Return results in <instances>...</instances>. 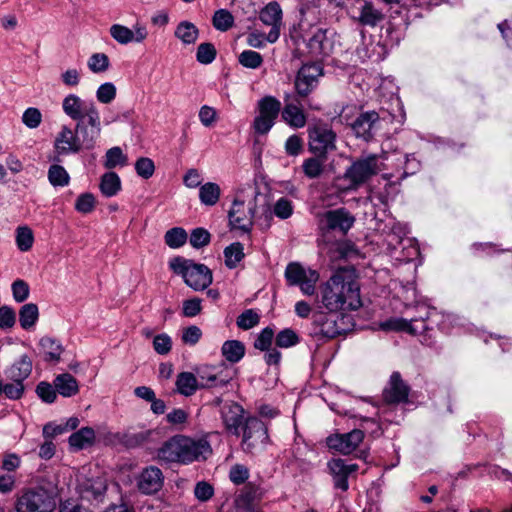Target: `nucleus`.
Here are the masks:
<instances>
[{
  "label": "nucleus",
  "mask_w": 512,
  "mask_h": 512,
  "mask_svg": "<svg viewBox=\"0 0 512 512\" xmlns=\"http://www.w3.org/2000/svg\"><path fill=\"white\" fill-rule=\"evenodd\" d=\"M381 328L383 330L406 331L411 334H418L426 331L427 325L424 318L410 320L395 318L383 322Z\"/></svg>",
  "instance_id": "obj_28"
},
{
  "label": "nucleus",
  "mask_w": 512,
  "mask_h": 512,
  "mask_svg": "<svg viewBox=\"0 0 512 512\" xmlns=\"http://www.w3.org/2000/svg\"><path fill=\"white\" fill-rule=\"evenodd\" d=\"M95 440V431L91 427H83L72 433L68 439L69 445L73 450H82L93 444Z\"/></svg>",
  "instance_id": "obj_33"
},
{
  "label": "nucleus",
  "mask_w": 512,
  "mask_h": 512,
  "mask_svg": "<svg viewBox=\"0 0 512 512\" xmlns=\"http://www.w3.org/2000/svg\"><path fill=\"white\" fill-rule=\"evenodd\" d=\"M312 324L314 326V333L327 338H334L345 331L343 327V317L337 312H323L318 311L313 313Z\"/></svg>",
  "instance_id": "obj_12"
},
{
  "label": "nucleus",
  "mask_w": 512,
  "mask_h": 512,
  "mask_svg": "<svg viewBox=\"0 0 512 512\" xmlns=\"http://www.w3.org/2000/svg\"><path fill=\"white\" fill-rule=\"evenodd\" d=\"M162 471L155 466L145 468L138 478V488L144 494H154L158 492L163 485Z\"/></svg>",
  "instance_id": "obj_26"
},
{
  "label": "nucleus",
  "mask_w": 512,
  "mask_h": 512,
  "mask_svg": "<svg viewBox=\"0 0 512 512\" xmlns=\"http://www.w3.org/2000/svg\"><path fill=\"white\" fill-rule=\"evenodd\" d=\"M107 490L106 479L97 476L79 481L78 491L82 499L88 501H101Z\"/></svg>",
  "instance_id": "obj_24"
},
{
  "label": "nucleus",
  "mask_w": 512,
  "mask_h": 512,
  "mask_svg": "<svg viewBox=\"0 0 512 512\" xmlns=\"http://www.w3.org/2000/svg\"><path fill=\"white\" fill-rule=\"evenodd\" d=\"M383 18L384 16L381 11L376 9L371 3L364 2L359 9L357 20L364 26L375 27Z\"/></svg>",
  "instance_id": "obj_36"
},
{
  "label": "nucleus",
  "mask_w": 512,
  "mask_h": 512,
  "mask_svg": "<svg viewBox=\"0 0 512 512\" xmlns=\"http://www.w3.org/2000/svg\"><path fill=\"white\" fill-rule=\"evenodd\" d=\"M169 266L176 274L181 275L184 282L193 290H204L212 283V272L204 264L176 257L170 261Z\"/></svg>",
  "instance_id": "obj_4"
},
{
  "label": "nucleus",
  "mask_w": 512,
  "mask_h": 512,
  "mask_svg": "<svg viewBox=\"0 0 512 512\" xmlns=\"http://www.w3.org/2000/svg\"><path fill=\"white\" fill-rule=\"evenodd\" d=\"M175 385L177 392L186 397L194 395L198 389H201L196 374L192 372L179 373Z\"/></svg>",
  "instance_id": "obj_32"
},
{
  "label": "nucleus",
  "mask_w": 512,
  "mask_h": 512,
  "mask_svg": "<svg viewBox=\"0 0 512 512\" xmlns=\"http://www.w3.org/2000/svg\"><path fill=\"white\" fill-rule=\"evenodd\" d=\"M62 109L74 121H81L99 113L93 101H85L76 94H69L63 99Z\"/></svg>",
  "instance_id": "obj_13"
},
{
  "label": "nucleus",
  "mask_w": 512,
  "mask_h": 512,
  "mask_svg": "<svg viewBox=\"0 0 512 512\" xmlns=\"http://www.w3.org/2000/svg\"><path fill=\"white\" fill-rule=\"evenodd\" d=\"M210 242V234L203 228H196L191 232L190 244L194 248H201L208 245Z\"/></svg>",
  "instance_id": "obj_61"
},
{
  "label": "nucleus",
  "mask_w": 512,
  "mask_h": 512,
  "mask_svg": "<svg viewBox=\"0 0 512 512\" xmlns=\"http://www.w3.org/2000/svg\"><path fill=\"white\" fill-rule=\"evenodd\" d=\"M54 150L59 156L77 154L83 150L74 128L68 125L61 126L54 139Z\"/></svg>",
  "instance_id": "obj_17"
},
{
  "label": "nucleus",
  "mask_w": 512,
  "mask_h": 512,
  "mask_svg": "<svg viewBox=\"0 0 512 512\" xmlns=\"http://www.w3.org/2000/svg\"><path fill=\"white\" fill-rule=\"evenodd\" d=\"M329 473L333 478V484L336 489L347 491L349 488L348 477L358 470L355 463H347L343 459H332L327 464Z\"/></svg>",
  "instance_id": "obj_19"
},
{
  "label": "nucleus",
  "mask_w": 512,
  "mask_h": 512,
  "mask_svg": "<svg viewBox=\"0 0 512 512\" xmlns=\"http://www.w3.org/2000/svg\"><path fill=\"white\" fill-rule=\"evenodd\" d=\"M259 315L252 309L245 310L237 317V326L243 330L253 328L259 323Z\"/></svg>",
  "instance_id": "obj_52"
},
{
  "label": "nucleus",
  "mask_w": 512,
  "mask_h": 512,
  "mask_svg": "<svg viewBox=\"0 0 512 512\" xmlns=\"http://www.w3.org/2000/svg\"><path fill=\"white\" fill-rule=\"evenodd\" d=\"M54 386L63 397L74 396L79 391L77 380L69 373L58 375L54 380Z\"/></svg>",
  "instance_id": "obj_35"
},
{
  "label": "nucleus",
  "mask_w": 512,
  "mask_h": 512,
  "mask_svg": "<svg viewBox=\"0 0 512 512\" xmlns=\"http://www.w3.org/2000/svg\"><path fill=\"white\" fill-rule=\"evenodd\" d=\"M194 495L201 502L208 501L214 495V488L210 483L200 481L194 488Z\"/></svg>",
  "instance_id": "obj_63"
},
{
  "label": "nucleus",
  "mask_w": 512,
  "mask_h": 512,
  "mask_svg": "<svg viewBox=\"0 0 512 512\" xmlns=\"http://www.w3.org/2000/svg\"><path fill=\"white\" fill-rule=\"evenodd\" d=\"M48 180L54 187H64L69 184L70 176L61 165H51L48 169Z\"/></svg>",
  "instance_id": "obj_43"
},
{
  "label": "nucleus",
  "mask_w": 512,
  "mask_h": 512,
  "mask_svg": "<svg viewBox=\"0 0 512 512\" xmlns=\"http://www.w3.org/2000/svg\"><path fill=\"white\" fill-rule=\"evenodd\" d=\"M195 374L201 389L224 387L233 378L232 370L224 362L198 366L195 368Z\"/></svg>",
  "instance_id": "obj_8"
},
{
  "label": "nucleus",
  "mask_w": 512,
  "mask_h": 512,
  "mask_svg": "<svg viewBox=\"0 0 512 512\" xmlns=\"http://www.w3.org/2000/svg\"><path fill=\"white\" fill-rule=\"evenodd\" d=\"M32 371V361L28 355H22L5 371V376L11 381L22 382L29 377Z\"/></svg>",
  "instance_id": "obj_30"
},
{
  "label": "nucleus",
  "mask_w": 512,
  "mask_h": 512,
  "mask_svg": "<svg viewBox=\"0 0 512 512\" xmlns=\"http://www.w3.org/2000/svg\"><path fill=\"white\" fill-rule=\"evenodd\" d=\"M153 348L160 355L168 354L172 348L171 337L166 333L156 335L153 339Z\"/></svg>",
  "instance_id": "obj_59"
},
{
  "label": "nucleus",
  "mask_w": 512,
  "mask_h": 512,
  "mask_svg": "<svg viewBox=\"0 0 512 512\" xmlns=\"http://www.w3.org/2000/svg\"><path fill=\"white\" fill-rule=\"evenodd\" d=\"M221 189L217 183L207 182L199 188V199L203 205L214 206L220 198Z\"/></svg>",
  "instance_id": "obj_38"
},
{
  "label": "nucleus",
  "mask_w": 512,
  "mask_h": 512,
  "mask_svg": "<svg viewBox=\"0 0 512 512\" xmlns=\"http://www.w3.org/2000/svg\"><path fill=\"white\" fill-rule=\"evenodd\" d=\"M83 150L95 148L102 132L100 113L77 121L74 127Z\"/></svg>",
  "instance_id": "obj_11"
},
{
  "label": "nucleus",
  "mask_w": 512,
  "mask_h": 512,
  "mask_svg": "<svg viewBox=\"0 0 512 512\" xmlns=\"http://www.w3.org/2000/svg\"><path fill=\"white\" fill-rule=\"evenodd\" d=\"M323 75L322 66L318 63L304 64L298 71L295 79V89L298 96L306 97L318 85L319 78Z\"/></svg>",
  "instance_id": "obj_14"
},
{
  "label": "nucleus",
  "mask_w": 512,
  "mask_h": 512,
  "mask_svg": "<svg viewBox=\"0 0 512 512\" xmlns=\"http://www.w3.org/2000/svg\"><path fill=\"white\" fill-rule=\"evenodd\" d=\"M39 317L38 307L34 303L24 304L19 311V322L23 329L28 330L33 327Z\"/></svg>",
  "instance_id": "obj_39"
},
{
  "label": "nucleus",
  "mask_w": 512,
  "mask_h": 512,
  "mask_svg": "<svg viewBox=\"0 0 512 512\" xmlns=\"http://www.w3.org/2000/svg\"><path fill=\"white\" fill-rule=\"evenodd\" d=\"M55 498L43 487L24 489L16 501L17 512H54Z\"/></svg>",
  "instance_id": "obj_5"
},
{
  "label": "nucleus",
  "mask_w": 512,
  "mask_h": 512,
  "mask_svg": "<svg viewBox=\"0 0 512 512\" xmlns=\"http://www.w3.org/2000/svg\"><path fill=\"white\" fill-rule=\"evenodd\" d=\"M16 242L21 251L30 250L34 242L32 230L27 226L19 227L17 229Z\"/></svg>",
  "instance_id": "obj_50"
},
{
  "label": "nucleus",
  "mask_w": 512,
  "mask_h": 512,
  "mask_svg": "<svg viewBox=\"0 0 512 512\" xmlns=\"http://www.w3.org/2000/svg\"><path fill=\"white\" fill-rule=\"evenodd\" d=\"M110 34L119 44L126 45L131 42H143L148 36V31L145 26L139 24L134 25L133 29L124 25L114 24L110 27Z\"/></svg>",
  "instance_id": "obj_21"
},
{
  "label": "nucleus",
  "mask_w": 512,
  "mask_h": 512,
  "mask_svg": "<svg viewBox=\"0 0 512 512\" xmlns=\"http://www.w3.org/2000/svg\"><path fill=\"white\" fill-rule=\"evenodd\" d=\"M321 157H310L304 160L302 164V169L304 174L310 178H317L323 172V160H320Z\"/></svg>",
  "instance_id": "obj_48"
},
{
  "label": "nucleus",
  "mask_w": 512,
  "mask_h": 512,
  "mask_svg": "<svg viewBox=\"0 0 512 512\" xmlns=\"http://www.w3.org/2000/svg\"><path fill=\"white\" fill-rule=\"evenodd\" d=\"M273 337L274 331L269 327L264 328L254 342L255 348L262 351L268 350L272 344Z\"/></svg>",
  "instance_id": "obj_64"
},
{
  "label": "nucleus",
  "mask_w": 512,
  "mask_h": 512,
  "mask_svg": "<svg viewBox=\"0 0 512 512\" xmlns=\"http://www.w3.org/2000/svg\"><path fill=\"white\" fill-rule=\"evenodd\" d=\"M281 117L286 124L293 128H303L307 122L301 103L296 96L286 95Z\"/></svg>",
  "instance_id": "obj_20"
},
{
  "label": "nucleus",
  "mask_w": 512,
  "mask_h": 512,
  "mask_svg": "<svg viewBox=\"0 0 512 512\" xmlns=\"http://www.w3.org/2000/svg\"><path fill=\"white\" fill-rule=\"evenodd\" d=\"M94 208L95 197L91 193L81 194L75 202V209L83 214L92 212Z\"/></svg>",
  "instance_id": "obj_60"
},
{
  "label": "nucleus",
  "mask_w": 512,
  "mask_h": 512,
  "mask_svg": "<svg viewBox=\"0 0 512 512\" xmlns=\"http://www.w3.org/2000/svg\"><path fill=\"white\" fill-rule=\"evenodd\" d=\"M42 121V114L39 109L27 108L22 115V122L30 129L37 128Z\"/></svg>",
  "instance_id": "obj_58"
},
{
  "label": "nucleus",
  "mask_w": 512,
  "mask_h": 512,
  "mask_svg": "<svg viewBox=\"0 0 512 512\" xmlns=\"http://www.w3.org/2000/svg\"><path fill=\"white\" fill-rule=\"evenodd\" d=\"M175 36L184 44H193L198 38V29L190 22H181L175 30Z\"/></svg>",
  "instance_id": "obj_42"
},
{
  "label": "nucleus",
  "mask_w": 512,
  "mask_h": 512,
  "mask_svg": "<svg viewBox=\"0 0 512 512\" xmlns=\"http://www.w3.org/2000/svg\"><path fill=\"white\" fill-rule=\"evenodd\" d=\"M221 418L228 431L234 435L240 434L243 424L244 409L235 402H226L221 407Z\"/></svg>",
  "instance_id": "obj_25"
},
{
  "label": "nucleus",
  "mask_w": 512,
  "mask_h": 512,
  "mask_svg": "<svg viewBox=\"0 0 512 512\" xmlns=\"http://www.w3.org/2000/svg\"><path fill=\"white\" fill-rule=\"evenodd\" d=\"M55 389L50 383L40 382L36 387V393L44 402L53 403L57 397Z\"/></svg>",
  "instance_id": "obj_62"
},
{
  "label": "nucleus",
  "mask_w": 512,
  "mask_h": 512,
  "mask_svg": "<svg viewBox=\"0 0 512 512\" xmlns=\"http://www.w3.org/2000/svg\"><path fill=\"white\" fill-rule=\"evenodd\" d=\"M116 97V87L112 82L101 84L96 91V98L102 104L111 103Z\"/></svg>",
  "instance_id": "obj_51"
},
{
  "label": "nucleus",
  "mask_w": 512,
  "mask_h": 512,
  "mask_svg": "<svg viewBox=\"0 0 512 512\" xmlns=\"http://www.w3.org/2000/svg\"><path fill=\"white\" fill-rule=\"evenodd\" d=\"M239 63L249 69H257L263 64V57L253 50H244L238 56Z\"/></svg>",
  "instance_id": "obj_46"
},
{
  "label": "nucleus",
  "mask_w": 512,
  "mask_h": 512,
  "mask_svg": "<svg viewBox=\"0 0 512 512\" xmlns=\"http://www.w3.org/2000/svg\"><path fill=\"white\" fill-rule=\"evenodd\" d=\"M307 46L311 54L315 56H328L332 46L327 38L326 30L318 28L309 38Z\"/></svg>",
  "instance_id": "obj_31"
},
{
  "label": "nucleus",
  "mask_w": 512,
  "mask_h": 512,
  "mask_svg": "<svg viewBox=\"0 0 512 512\" xmlns=\"http://www.w3.org/2000/svg\"><path fill=\"white\" fill-rule=\"evenodd\" d=\"M378 122V113L375 111L365 112L354 121L352 128L357 137L369 140L373 136Z\"/></svg>",
  "instance_id": "obj_29"
},
{
  "label": "nucleus",
  "mask_w": 512,
  "mask_h": 512,
  "mask_svg": "<svg viewBox=\"0 0 512 512\" xmlns=\"http://www.w3.org/2000/svg\"><path fill=\"white\" fill-rule=\"evenodd\" d=\"M258 115L254 118L252 127L259 135L267 134L274 126L281 111V102L273 96H265L257 103Z\"/></svg>",
  "instance_id": "obj_7"
},
{
  "label": "nucleus",
  "mask_w": 512,
  "mask_h": 512,
  "mask_svg": "<svg viewBox=\"0 0 512 512\" xmlns=\"http://www.w3.org/2000/svg\"><path fill=\"white\" fill-rule=\"evenodd\" d=\"M216 57V49L211 43H201L197 48L196 59L201 64H210Z\"/></svg>",
  "instance_id": "obj_53"
},
{
  "label": "nucleus",
  "mask_w": 512,
  "mask_h": 512,
  "mask_svg": "<svg viewBox=\"0 0 512 512\" xmlns=\"http://www.w3.org/2000/svg\"><path fill=\"white\" fill-rule=\"evenodd\" d=\"M127 164V156L123 154L122 149L118 146L110 148L105 155V167L108 169L116 166H125Z\"/></svg>",
  "instance_id": "obj_47"
},
{
  "label": "nucleus",
  "mask_w": 512,
  "mask_h": 512,
  "mask_svg": "<svg viewBox=\"0 0 512 512\" xmlns=\"http://www.w3.org/2000/svg\"><path fill=\"white\" fill-rule=\"evenodd\" d=\"M386 153L363 154L345 171L344 177L349 181V189H356L371 177L384 169Z\"/></svg>",
  "instance_id": "obj_3"
},
{
  "label": "nucleus",
  "mask_w": 512,
  "mask_h": 512,
  "mask_svg": "<svg viewBox=\"0 0 512 512\" xmlns=\"http://www.w3.org/2000/svg\"><path fill=\"white\" fill-rule=\"evenodd\" d=\"M213 26L219 31H227L234 24L233 15L226 9H219L214 13Z\"/></svg>",
  "instance_id": "obj_45"
},
{
  "label": "nucleus",
  "mask_w": 512,
  "mask_h": 512,
  "mask_svg": "<svg viewBox=\"0 0 512 512\" xmlns=\"http://www.w3.org/2000/svg\"><path fill=\"white\" fill-rule=\"evenodd\" d=\"M282 18L281 6L276 1L269 2L260 10L259 19L264 25L271 27L267 34V41L269 43H275L279 39Z\"/></svg>",
  "instance_id": "obj_15"
},
{
  "label": "nucleus",
  "mask_w": 512,
  "mask_h": 512,
  "mask_svg": "<svg viewBox=\"0 0 512 512\" xmlns=\"http://www.w3.org/2000/svg\"><path fill=\"white\" fill-rule=\"evenodd\" d=\"M321 302L330 312L361 307L360 286L353 267L339 268L322 286Z\"/></svg>",
  "instance_id": "obj_1"
},
{
  "label": "nucleus",
  "mask_w": 512,
  "mask_h": 512,
  "mask_svg": "<svg viewBox=\"0 0 512 512\" xmlns=\"http://www.w3.org/2000/svg\"><path fill=\"white\" fill-rule=\"evenodd\" d=\"M307 132L309 150L316 156L325 160L329 152L336 150L337 135L329 124L315 123Z\"/></svg>",
  "instance_id": "obj_6"
},
{
  "label": "nucleus",
  "mask_w": 512,
  "mask_h": 512,
  "mask_svg": "<svg viewBox=\"0 0 512 512\" xmlns=\"http://www.w3.org/2000/svg\"><path fill=\"white\" fill-rule=\"evenodd\" d=\"M211 452V446L206 439H193L177 435L159 448L157 456L165 462L188 464L207 459Z\"/></svg>",
  "instance_id": "obj_2"
},
{
  "label": "nucleus",
  "mask_w": 512,
  "mask_h": 512,
  "mask_svg": "<svg viewBox=\"0 0 512 512\" xmlns=\"http://www.w3.org/2000/svg\"><path fill=\"white\" fill-rule=\"evenodd\" d=\"M364 433L360 429H354L348 433L335 434L327 438V445L342 454L352 453L363 441Z\"/></svg>",
  "instance_id": "obj_18"
},
{
  "label": "nucleus",
  "mask_w": 512,
  "mask_h": 512,
  "mask_svg": "<svg viewBox=\"0 0 512 512\" xmlns=\"http://www.w3.org/2000/svg\"><path fill=\"white\" fill-rule=\"evenodd\" d=\"M222 355L231 363L239 362L245 354V346L241 341H225L221 348Z\"/></svg>",
  "instance_id": "obj_37"
},
{
  "label": "nucleus",
  "mask_w": 512,
  "mask_h": 512,
  "mask_svg": "<svg viewBox=\"0 0 512 512\" xmlns=\"http://www.w3.org/2000/svg\"><path fill=\"white\" fill-rule=\"evenodd\" d=\"M13 298L16 302L22 303L28 299L30 288L27 282L22 279H17L11 286Z\"/></svg>",
  "instance_id": "obj_55"
},
{
  "label": "nucleus",
  "mask_w": 512,
  "mask_h": 512,
  "mask_svg": "<svg viewBox=\"0 0 512 512\" xmlns=\"http://www.w3.org/2000/svg\"><path fill=\"white\" fill-rule=\"evenodd\" d=\"M39 346L47 362H58L64 350L59 341L51 337L41 338Z\"/></svg>",
  "instance_id": "obj_34"
},
{
  "label": "nucleus",
  "mask_w": 512,
  "mask_h": 512,
  "mask_svg": "<svg viewBox=\"0 0 512 512\" xmlns=\"http://www.w3.org/2000/svg\"><path fill=\"white\" fill-rule=\"evenodd\" d=\"M87 66L93 73H103L109 68V58L104 53H94L89 57Z\"/></svg>",
  "instance_id": "obj_49"
},
{
  "label": "nucleus",
  "mask_w": 512,
  "mask_h": 512,
  "mask_svg": "<svg viewBox=\"0 0 512 512\" xmlns=\"http://www.w3.org/2000/svg\"><path fill=\"white\" fill-rule=\"evenodd\" d=\"M249 475V469L243 464H234L229 471V479L235 485L244 484Z\"/></svg>",
  "instance_id": "obj_54"
},
{
  "label": "nucleus",
  "mask_w": 512,
  "mask_h": 512,
  "mask_svg": "<svg viewBox=\"0 0 512 512\" xmlns=\"http://www.w3.org/2000/svg\"><path fill=\"white\" fill-rule=\"evenodd\" d=\"M244 247L240 242H234L224 249L225 265L234 269L244 258Z\"/></svg>",
  "instance_id": "obj_41"
},
{
  "label": "nucleus",
  "mask_w": 512,
  "mask_h": 512,
  "mask_svg": "<svg viewBox=\"0 0 512 512\" xmlns=\"http://www.w3.org/2000/svg\"><path fill=\"white\" fill-rule=\"evenodd\" d=\"M409 387L402 380L399 372H393L387 386L383 390V398L389 404L405 402L408 399Z\"/></svg>",
  "instance_id": "obj_23"
},
{
  "label": "nucleus",
  "mask_w": 512,
  "mask_h": 512,
  "mask_svg": "<svg viewBox=\"0 0 512 512\" xmlns=\"http://www.w3.org/2000/svg\"><path fill=\"white\" fill-rule=\"evenodd\" d=\"M135 170L140 177L149 179L154 174L155 165L150 158L141 157L135 163Z\"/></svg>",
  "instance_id": "obj_57"
},
{
  "label": "nucleus",
  "mask_w": 512,
  "mask_h": 512,
  "mask_svg": "<svg viewBox=\"0 0 512 512\" xmlns=\"http://www.w3.org/2000/svg\"><path fill=\"white\" fill-rule=\"evenodd\" d=\"M262 498L261 488L254 483H247L235 498L236 508L243 512H257Z\"/></svg>",
  "instance_id": "obj_22"
},
{
  "label": "nucleus",
  "mask_w": 512,
  "mask_h": 512,
  "mask_svg": "<svg viewBox=\"0 0 512 512\" xmlns=\"http://www.w3.org/2000/svg\"><path fill=\"white\" fill-rule=\"evenodd\" d=\"M299 342L297 334L291 329H284L276 336V345L281 348H289Z\"/></svg>",
  "instance_id": "obj_56"
},
{
  "label": "nucleus",
  "mask_w": 512,
  "mask_h": 512,
  "mask_svg": "<svg viewBox=\"0 0 512 512\" xmlns=\"http://www.w3.org/2000/svg\"><path fill=\"white\" fill-rule=\"evenodd\" d=\"M285 277L290 285H298L305 295H312L319 274L315 270L305 269L299 263H290L286 267Z\"/></svg>",
  "instance_id": "obj_10"
},
{
  "label": "nucleus",
  "mask_w": 512,
  "mask_h": 512,
  "mask_svg": "<svg viewBox=\"0 0 512 512\" xmlns=\"http://www.w3.org/2000/svg\"><path fill=\"white\" fill-rule=\"evenodd\" d=\"M164 239L170 248L176 249L186 243L187 233L183 228L175 227L165 233Z\"/></svg>",
  "instance_id": "obj_44"
},
{
  "label": "nucleus",
  "mask_w": 512,
  "mask_h": 512,
  "mask_svg": "<svg viewBox=\"0 0 512 512\" xmlns=\"http://www.w3.org/2000/svg\"><path fill=\"white\" fill-rule=\"evenodd\" d=\"M269 442L267 425L256 417L247 418L243 428L242 444L246 451L264 448Z\"/></svg>",
  "instance_id": "obj_9"
},
{
  "label": "nucleus",
  "mask_w": 512,
  "mask_h": 512,
  "mask_svg": "<svg viewBox=\"0 0 512 512\" xmlns=\"http://www.w3.org/2000/svg\"><path fill=\"white\" fill-rule=\"evenodd\" d=\"M254 216L253 207L246 205L244 201L235 199L228 212L229 224L232 229L249 232L252 227Z\"/></svg>",
  "instance_id": "obj_16"
},
{
  "label": "nucleus",
  "mask_w": 512,
  "mask_h": 512,
  "mask_svg": "<svg viewBox=\"0 0 512 512\" xmlns=\"http://www.w3.org/2000/svg\"><path fill=\"white\" fill-rule=\"evenodd\" d=\"M354 217L345 209L330 210L324 214V221L328 230H339L346 234L354 224Z\"/></svg>",
  "instance_id": "obj_27"
},
{
  "label": "nucleus",
  "mask_w": 512,
  "mask_h": 512,
  "mask_svg": "<svg viewBox=\"0 0 512 512\" xmlns=\"http://www.w3.org/2000/svg\"><path fill=\"white\" fill-rule=\"evenodd\" d=\"M121 189V181L115 172L105 173L100 182V190L106 197L115 196Z\"/></svg>",
  "instance_id": "obj_40"
}]
</instances>
